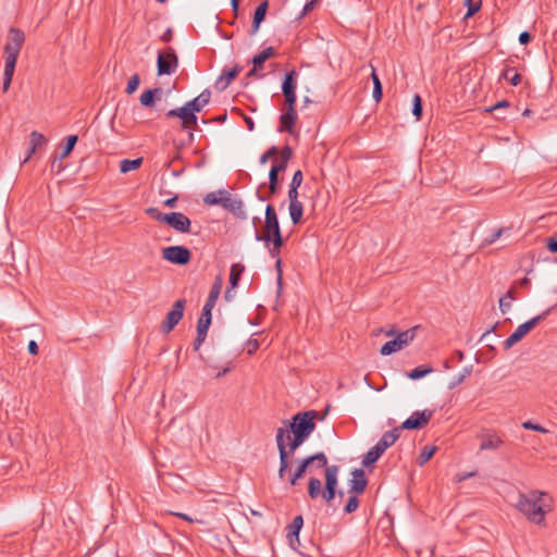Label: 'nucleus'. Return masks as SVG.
I'll return each instance as SVG.
<instances>
[{"instance_id":"nucleus-15","label":"nucleus","mask_w":557,"mask_h":557,"mask_svg":"<svg viewBox=\"0 0 557 557\" xmlns=\"http://www.w3.org/2000/svg\"><path fill=\"white\" fill-rule=\"evenodd\" d=\"M255 238L257 242H264L272 258H277L280 256V250L284 244L282 233L271 236H255Z\"/></svg>"},{"instance_id":"nucleus-6","label":"nucleus","mask_w":557,"mask_h":557,"mask_svg":"<svg viewBox=\"0 0 557 557\" xmlns=\"http://www.w3.org/2000/svg\"><path fill=\"white\" fill-rule=\"evenodd\" d=\"M318 416L319 414L315 410L298 412L293 417L287 429L293 434H298L308 438L315 429L314 420Z\"/></svg>"},{"instance_id":"nucleus-11","label":"nucleus","mask_w":557,"mask_h":557,"mask_svg":"<svg viewBox=\"0 0 557 557\" xmlns=\"http://www.w3.org/2000/svg\"><path fill=\"white\" fill-rule=\"evenodd\" d=\"M185 306V299H178L173 304L172 309L166 313V317L161 325V329L164 333L171 332L178 324L184 315Z\"/></svg>"},{"instance_id":"nucleus-41","label":"nucleus","mask_w":557,"mask_h":557,"mask_svg":"<svg viewBox=\"0 0 557 557\" xmlns=\"http://www.w3.org/2000/svg\"><path fill=\"white\" fill-rule=\"evenodd\" d=\"M293 156V150L289 146H285L283 147L280 151H278V158H276L274 160L275 163H278V164H283L284 166L287 168L288 165V162L290 160Z\"/></svg>"},{"instance_id":"nucleus-20","label":"nucleus","mask_w":557,"mask_h":557,"mask_svg":"<svg viewBox=\"0 0 557 557\" xmlns=\"http://www.w3.org/2000/svg\"><path fill=\"white\" fill-rule=\"evenodd\" d=\"M503 440L494 432L481 436L480 450L497 449L503 445Z\"/></svg>"},{"instance_id":"nucleus-26","label":"nucleus","mask_w":557,"mask_h":557,"mask_svg":"<svg viewBox=\"0 0 557 557\" xmlns=\"http://www.w3.org/2000/svg\"><path fill=\"white\" fill-rule=\"evenodd\" d=\"M222 286H223V277L221 275L215 276L214 282L211 286L209 296L206 300V305H210L212 307L215 306L216 300L221 294Z\"/></svg>"},{"instance_id":"nucleus-9","label":"nucleus","mask_w":557,"mask_h":557,"mask_svg":"<svg viewBox=\"0 0 557 557\" xmlns=\"http://www.w3.org/2000/svg\"><path fill=\"white\" fill-rule=\"evenodd\" d=\"M434 414V410L424 409L414 411L398 428L403 430H421L425 428Z\"/></svg>"},{"instance_id":"nucleus-53","label":"nucleus","mask_w":557,"mask_h":557,"mask_svg":"<svg viewBox=\"0 0 557 557\" xmlns=\"http://www.w3.org/2000/svg\"><path fill=\"white\" fill-rule=\"evenodd\" d=\"M285 100V107L296 108V92L283 94Z\"/></svg>"},{"instance_id":"nucleus-55","label":"nucleus","mask_w":557,"mask_h":557,"mask_svg":"<svg viewBox=\"0 0 557 557\" xmlns=\"http://www.w3.org/2000/svg\"><path fill=\"white\" fill-rule=\"evenodd\" d=\"M214 307L205 304V306L202 308V312H201L199 319H203V320H207V321H212V309Z\"/></svg>"},{"instance_id":"nucleus-48","label":"nucleus","mask_w":557,"mask_h":557,"mask_svg":"<svg viewBox=\"0 0 557 557\" xmlns=\"http://www.w3.org/2000/svg\"><path fill=\"white\" fill-rule=\"evenodd\" d=\"M507 230L504 228V227H500L498 230H496L495 232H493L490 236H487L485 239H484V245H492L494 244L497 239H499L502 237V235L506 232Z\"/></svg>"},{"instance_id":"nucleus-33","label":"nucleus","mask_w":557,"mask_h":557,"mask_svg":"<svg viewBox=\"0 0 557 557\" xmlns=\"http://www.w3.org/2000/svg\"><path fill=\"white\" fill-rule=\"evenodd\" d=\"M245 271V265L242 263H234L231 267L230 271V285L231 288H236L238 286L240 276Z\"/></svg>"},{"instance_id":"nucleus-47","label":"nucleus","mask_w":557,"mask_h":557,"mask_svg":"<svg viewBox=\"0 0 557 557\" xmlns=\"http://www.w3.org/2000/svg\"><path fill=\"white\" fill-rule=\"evenodd\" d=\"M358 506H359V499H358L357 495L350 496L348 498L347 504L344 507V511H345V513H351L357 510Z\"/></svg>"},{"instance_id":"nucleus-1","label":"nucleus","mask_w":557,"mask_h":557,"mask_svg":"<svg viewBox=\"0 0 557 557\" xmlns=\"http://www.w3.org/2000/svg\"><path fill=\"white\" fill-rule=\"evenodd\" d=\"M312 467L315 468H325V486L324 490H322V483L321 480L314 476L309 478L308 481V495L311 499H317L320 496L322 499L327 504L331 505V503L334 500L336 494H338L339 497H343L344 493L342 491L337 492V474L339 471V467L336 465L327 466V458L324 453L319 451L314 455L307 456L298 461V465L293 473H289L288 475V482L290 485H296L297 482L304 478L306 472L311 469Z\"/></svg>"},{"instance_id":"nucleus-19","label":"nucleus","mask_w":557,"mask_h":557,"mask_svg":"<svg viewBox=\"0 0 557 557\" xmlns=\"http://www.w3.org/2000/svg\"><path fill=\"white\" fill-rule=\"evenodd\" d=\"M210 325H211V321L198 319L197 334H196V338L193 344L195 351H198L200 349L201 345L205 343Z\"/></svg>"},{"instance_id":"nucleus-31","label":"nucleus","mask_w":557,"mask_h":557,"mask_svg":"<svg viewBox=\"0 0 557 557\" xmlns=\"http://www.w3.org/2000/svg\"><path fill=\"white\" fill-rule=\"evenodd\" d=\"M289 215L294 224H298L302 218L304 206L299 200L289 202Z\"/></svg>"},{"instance_id":"nucleus-4","label":"nucleus","mask_w":557,"mask_h":557,"mask_svg":"<svg viewBox=\"0 0 557 557\" xmlns=\"http://www.w3.org/2000/svg\"><path fill=\"white\" fill-rule=\"evenodd\" d=\"M276 446L280 456V468L278 478L284 480L289 467L290 456L304 444L307 440L298 434H293L290 437V431L285 428H278L276 431Z\"/></svg>"},{"instance_id":"nucleus-37","label":"nucleus","mask_w":557,"mask_h":557,"mask_svg":"<svg viewBox=\"0 0 557 557\" xmlns=\"http://www.w3.org/2000/svg\"><path fill=\"white\" fill-rule=\"evenodd\" d=\"M77 141H78L77 135L67 136L65 145L63 146L62 151L59 154V160L65 159L73 151Z\"/></svg>"},{"instance_id":"nucleus-21","label":"nucleus","mask_w":557,"mask_h":557,"mask_svg":"<svg viewBox=\"0 0 557 557\" xmlns=\"http://www.w3.org/2000/svg\"><path fill=\"white\" fill-rule=\"evenodd\" d=\"M268 8H269V3H268L267 0L261 2L257 7V9L255 11V14H253V20H252V24H251L250 35H256L258 33L261 23L265 18Z\"/></svg>"},{"instance_id":"nucleus-58","label":"nucleus","mask_w":557,"mask_h":557,"mask_svg":"<svg viewBox=\"0 0 557 557\" xmlns=\"http://www.w3.org/2000/svg\"><path fill=\"white\" fill-rule=\"evenodd\" d=\"M546 247L550 252L557 253V235L547 238Z\"/></svg>"},{"instance_id":"nucleus-51","label":"nucleus","mask_w":557,"mask_h":557,"mask_svg":"<svg viewBox=\"0 0 557 557\" xmlns=\"http://www.w3.org/2000/svg\"><path fill=\"white\" fill-rule=\"evenodd\" d=\"M522 428L525 430H532L540 433H547L548 431L540 424L533 423L532 421H525L522 423Z\"/></svg>"},{"instance_id":"nucleus-16","label":"nucleus","mask_w":557,"mask_h":557,"mask_svg":"<svg viewBox=\"0 0 557 557\" xmlns=\"http://www.w3.org/2000/svg\"><path fill=\"white\" fill-rule=\"evenodd\" d=\"M226 198L227 201L223 203V209L228 210L233 215L240 220H246L248 216L243 200L233 197L228 191Z\"/></svg>"},{"instance_id":"nucleus-38","label":"nucleus","mask_w":557,"mask_h":557,"mask_svg":"<svg viewBox=\"0 0 557 557\" xmlns=\"http://www.w3.org/2000/svg\"><path fill=\"white\" fill-rule=\"evenodd\" d=\"M436 450H437L436 446H424L421 449L420 455L418 457V463L420 466H423L425 462H428L434 456Z\"/></svg>"},{"instance_id":"nucleus-52","label":"nucleus","mask_w":557,"mask_h":557,"mask_svg":"<svg viewBox=\"0 0 557 557\" xmlns=\"http://www.w3.org/2000/svg\"><path fill=\"white\" fill-rule=\"evenodd\" d=\"M472 367H467L462 370V372L455 377V381L453 383V386H456L463 382V380L471 374Z\"/></svg>"},{"instance_id":"nucleus-49","label":"nucleus","mask_w":557,"mask_h":557,"mask_svg":"<svg viewBox=\"0 0 557 557\" xmlns=\"http://www.w3.org/2000/svg\"><path fill=\"white\" fill-rule=\"evenodd\" d=\"M380 459V456L375 455L372 449H370L362 459V465L364 467H370L374 465Z\"/></svg>"},{"instance_id":"nucleus-35","label":"nucleus","mask_w":557,"mask_h":557,"mask_svg":"<svg viewBox=\"0 0 557 557\" xmlns=\"http://www.w3.org/2000/svg\"><path fill=\"white\" fill-rule=\"evenodd\" d=\"M141 163H143V158H137V159H133V160L124 159L120 162V171L123 174L128 173L131 171L139 169Z\"/></svg>"},{"instance_id":"nucleus-24","label":"nucleus","mask_w":557,"mask_h":557,"mask_svg":"<svg viewBox=\"0 0 557 557\" xmlns=\"http://www.w3.org/2000/svg\"><path fill=\"white\" fill-rule=\"evenodd\" d=\"M47 144L46 137L38 133L37 131H33L30 133V145L28 148L27 157L25 158L24 162H27L33 153L36 152L37 149L44 147Z\"/></svg>"},{"instance_id":"nucleus-39","label":"nucleus","mask_w":557,"mask_h":557,"mask_svg":"<svg viewBox=\"0 0 557 557\" xmlns=\"http://www.w3.org/2000/svg\"><path fill=\"white\" fill-rule=\"evenodd\" d=\"M403 349L396 338L386 342L380 349L381 355L388 356Z\"/></svg>"},{"instance_id":"nucleus-8","label":"nucleus","mask_w":557,"mask_h":557,"mask_svg":"<svg viewBox=\"0 0 557 557\" xmlns=\"http://www.w3.org/2000/svg\"><path fill=\"white\" fill-rule=\"evenodd\" d=\"M178 67V57L172 47H168L163 51L158 52L157 70L158 75H171L176 72Z\"/></svg>"},{"instance_id":"nucleus-32","label":"nucleus","mask_w":557,"mask_h":557,"mask_svg":"<svg viewBox=\"0 0 557 557\" xmlns=\"http://www.w3.org/2000/svg\"><path fill=\"white\" fill-rule=\"evenodd\" d=\"M274 54L275 50L273 47L265 48L252 58V65H255V67L261 69L263 63Z\"/></svg>"},{"instance_id":"nucleus-30","label":"nucleus","mask_w":557,"mask_h":557,"mask_svg":"<svg viewBox=\"0 0 557 557\" xmlns=\"http://www.w3.org/2000/svg\"><path fill=\"white\" fill-rule=\"evenodd\" d=\"M304 525V518L301 515L296 516L292 523L288 525V533L287 536L293 543V539L295 537L298 541L299 532Z\"/></svg>"},{"instance_id":"nucleus-13","label":"nucleus","mask_w":557,"mask_h":557,"mask_svg":"<svg viewBox=\"0 0 557 557\" xmlns=\"http://www.w3.org/2000/svg\"><path fill=\"white\" fill-rule=\"evenodd\" d=\"M281 233L278 218L276 211L272 205H268L265 208V221L262 233L256 231L255 236H271Z\"/></svg>"},{"instance_id":"nucleus-3","label":"nucleus","mask_w":557,"mask_h":557,"mask_svg":"<svg viewBox=\"0 0 557 557\" xmlns=\"http://www.w3.org/2000/svg\"><path fill=\"white\" fill-rule=\"evenodd\" d=\"M211 99V91L205 89L196 98L187 101L183 107L175 108L165 113L168 119L180 117L182 121V128L184 129H197L198 117L197 112H200Z\"/></svg>"},{"instance_id":"nucleus-12","label":"nucleus","mask_w":557,"mask_h":557,"mask_svg":"<svg viewBox=\"0 0 557 557\" xmlns=\"http://www.w3.org/2000/svg\"><path fill=\"white\" fill-rule=\"evenodd\" d=\"M24 41V33L17 28H11L9 32L8 41L4 46L5 55L17 58Z\"/></svg>"},{"instance_id":"nucleus-7","label":"nucleus","mask_w":557,"mask_h":557,"mask_svg":"<svg viewBox=\"0 0 557 557\" xmlns=\"http://www.w3.org/2000/svg\"><path fill=\"white\" fill-rule=\"evenodd\" d=\"M549 310L525 321L520 324L515 332L503 343L504 349L508 350L518 342H520L530 331H532L541 321H543L548 314Z\"/></svg>"},{"instance_id":"nucleus-59","label":"nucleus","mask_w":557,"mask_h":557,"mask_svg":"<svg viewBox=\"0 0 557 557\" xmlns=\"http://www.w3.org/2000/svg\"><path fill=\"white\" fill-rule=\"evenodd\" d=\"M509 106H510V103L507 100H502V101H498L497 103H495L493 107H491L487 111L488 112L497 111L500 109L508 108Z\"/></svg>"},{"instance_id":"nucleus-2","label":"nucleus","mask_w":557,"mask_h":557,"mask_svg":"<svg viewBox=\"0 0 557 557\" xmlns=\"http://www.w3.org/2000/svg\"><path fill=\"white\" fill-rule=\"evenodd\" d=\"M545 497L546 493L539 491H531L527 494L520 493L516 508L532 523L541 524L546 512L550 510V506L544 500Z\"/></svg>"},{"instance_id":"nucleus-50","label":"nucleus","mask_w":557,"mask_h":557,"mask_svg":"<svg viewBox=\"0 0 557 557\" xmlns=\"http://www.w3.org/2000/svg\"><path fill=\"white\" fill-rule=\"evenodd\" d=\"M304 180V174L300 170H297L290 181L289 187L299 188Z\"/></svg>"},{"instance_id":"nucleus-34","label":"nucleus","mask_w":557,"mask_h":557,"mask_svg":"<svg viewBox=\"0 0 557 557\" xmlns=\"http://www.w3.org/2000/svg\"><path fill=\"white\" fill-rule=\"evenodd\" d=\"M416 333H417V326L398 333L395 338L397 339V342H399V345L401 346V348H404V347H407L414 339Z\"/></svg>"},{"instance_id":"nucleus-62","label":"nucleus","mask_w":557,"mask_h":557,"mask_svg":"<svg viewBox=\"0 0 557 557\" xmlns=\"http://www.w3.org/2000/svg\"><path fill=\"white\" fill-rule=\"evenodd\" d=\"M286 169L287 168L284 166L283 164H278V163L273 162V164H272L270 170H274V174L276 175V178H278L280 173L284 172Z\"/></svg>"},{"instance_id":"nucleus-40","label":"nucleus","mask_w":557,"mask_h":557,"mask_svg":"<svg viewBox=\"0 0 557 557\" xmlns=\"http://www.w3.org/2000/svg\"><path fill=\"white\" fill-rule=\"evenodd\" d=\"M432 372H433V369L431 367L420 366V367L414 368L410 372H408L407 376L410 380H419V379H422V377H424L425 375H428V374H430Z\"/></svg>"},{"instance_id":"nucleus-63","label":"nucleus","mask_w":557,"mask_h":557,"mask_svg":"<svg viewBox=\"0 0 557 557\" xmlns=\"http://www.w3.org/2000/svg\"><path fill=\"white\" fill-rule=\"evenodd\" d=\"M173 38V30L172 28H168L163 35L160 37V39L164 42H170Z\"/></svg>"},{"instance_id":"nucleus-60","label":"nucleus","mask_w":557,"mask_h":557,"mask_svg":"<svg viewBox=\"0 0 557 557\" xmlns=\"http://www.w3.org/2000/svg\"><path fill=\"white\" fill-rule=\"evenodd\" d=\"M475 475V472H462V473H458L456 474L455 476V480L456 482H462L469 478H472Z\"/></svg>"},{"instance_id":"nucleus-27","label":"nucleus","mask_w":557,"mask_h":557,"mask_svg":"<svg viewBox=\"0 0 557 557\" xmlns=\"http://www.w3.org/2000/svg\"><path fill=\"white\" fill-rule=\"evenodd\" d=\"M400 429L396 426L393 430L385 432L377 442H380L384 449H387L400 437Z\"/></svg>"},{"instance_id":"nucleus-10","label":"nucleus","mask_w":557,"mask_h":557,"mask_svg":"<svg viewBox=\"0 0 557 557\" xmlns=\"http://www.w3.org/2000/svg\"><path fill=\"white\" fill-rule=\"evenodd\" d=\"M162 258L173 264L185 265L191 259V252L184 246H169L162 249Z\"/></svg>"},{"instance_id":"nucleus-61","label":"nucleus","mask_w":557,"mask_h":557,"mask_svg":"<svg viewBox=\"0 0 557 557\" xmlns=\"http://www.w3.org/2000/svg\"><path fill=\"white\" fill-rule=\"evenodd\" d=\"M532 37L529 32H522L519 35V42L521 45H528L531 41Z\"/></svg>"},{"instance_id":"nucleus-56","label":"nucleus","mask_w":557,"mask_h":557,"mask_svg":"<svg viewBox=\"0 0 557 557\" xmlns=\"http://www.w3.org/2000/svg\"><path fill=\"white\" fill-rule=\"evenodd\" d=\"M276 259V262H275V268L277 270V285H278V293L281 292L282 289V260L280 258V256Z\"/></svg>"},{"instance_id":"nucleus-64","label":"nucleus","mask_w":557,"mask_h":557,"mask_svg":"<svg viewBox=\"0 0 557 557\" xmlns=\"http://www.w3.org/2000/svg\"><path fill=\"white\" fill-rule=\"evenodd\" d=\"M317 3V0H311L309 2H307L304 7V10L301 12V16L306 15L308 12H310L311 10H313L314 5Z\"/></svg>"},{"instance_id":"nucleus-14","label":"nucleus","mask_w":557,"mask_h":557,"mask_svg":"<svg viewBox=\"0 0 557 557\" xmlns=\"http://www.w3.org/2000/svg\"><path fill=\"white\" fill-rule=\"evenodd\" d=\"M297 117L296 108L285 107L283 113L280 115V126L277 131L280 133L287 132L288 134H294Z\"/></svg>"},{"instance_id":"nucleus-54","label":"nucleus","mask_w":557,"mask_h":557,"mask_svg":"<svg viewBox=\"0 0 557 557\" xmlns=\"http://www.w3.org/2000/svg\"><path fill=\"white\" fill-rule=\"evenodd\" d=\"M247 354L252 355L255 354L259 348V342L256 338H249L247 344Z\"/></svg>"},{"instance_id":"nucleus-45","label":"nucleus","mask_w":557,"mask_h":557,"mask_svg":"<svg viewBox=\"0 0 557 557\" xmlns=\"http://www.w3.org/2000/svg\"><path fill=\"white\" fill-rule=\"evenodd\" d=\"M139 83H140V77H139V75H138V74H134V75L129 78V81H128V83H127V86H126L125 92H126V94H128V95L134 94V92L137 90V88H138V86H139Z\"/></svg>"},{"instance_id":"nucleus-44","label":"nucleus","mask_w":557,"mask_h":557,"mask_svg":"<svg viewBox=\"0 0 557 557\" xmlns=\"http://www.w3.org/2000/svg\"><path fill=\"white\" fill-rule=\"evenodd\" d=\"M465 5L468 8V11L465 15V17L467 18V17H471L472 15H474L481 9L482 1L481 0H478V1L465 0Z\"/></svg>"},{"instance_id":"nucleus-46","label":"nucleus","mask_w":557,"mask_h":557,"mask_svg":"<svg viewBox=\"0 0 557 557\" xmlns=\"http://www.w3.org/2000/svg\"><path fill=\"white\" fill-rule=\"evenodd\" d=\"M412 104V114L417 120H420L422 115V99L419 95H414Z\"/></svg>"},{"instance_id":"nucleus-29","label":"nucleus","mask_w":557,"mask_h":557,"mask_svg":"<svg viewBox=\"0 0 557 557\" xmlns=\"http://www.w3.org/2000/svg\"><path fill=\"white\" fill-rule=\"evenodd\" d=\"M499 78L508 81L512 86H518L521 83V75L509 64L505 65Z\"/></svg>"},{"instance_id":"nucleus-57","label":"nucleus","mask_w":557,"mask_h":557,"mask_svg":"<svg viewBox=\"0 0 557 557\" xmlns=\"http://www.w3.org/2000/svg\"><path fill=\"white\" fill-rule=\"evenodd\" d=\"M64 170V165L62 163V160H59V158H54V160L51 163V171L59 174Z\"/></svg>"},{"instance_id":"nucleus-28","label":"nucleus","mask_w":557,"mask_h":557,"mask_svg":"<svg viewBox=\"0 0 557 557\" xmlns=\"http://www.w3.org/2000/svg\"><path fill=\"white\" fill-rule=\"evenodd\" d=\"M162 94V89L160 87L153 89H147L140 96V103L144 107L152 108L156 103V97H160Z\"/></svg>"},{"instance_id":"nucleus-5","label":"nucleus","mask_w":557,"mask_h":557,"mask_svg":"<svg viewBox=\"0 0 557 557\" xmlns=\"http://www.w3.org/2000/svg\"><path fill=\"white\" fill-rule=\"evenodd\" d=\"M146 214L151 219L164 223L180 233H189L191 221L182 212L163 213L154 207H149L145 210Z\"/></svg>"},{"instance_id":"nucleus-43","label":"nucleus","mask_w":557,"mask_h":557,"mask_svg":"<svg viewBox=\"0 0 557 557\" xmlns=\"http://www.w3.org/2000/svg\"><path fill=\"white\" fill-rule=\"evenodd\" d=\"M280 189V178H276L274 174V170H270L269 172V193L270 196L276 195Z\"/></svg>"},{"instance_id":"nucleus-36","label":"nucleus","mask_w":557,"mask_h":557,"mask_svg":"<svg viewBox=\"0 0 557 557\" xmlns=\"http://www.w3.org/2000/svg\"><path fill=\"white\" fill-rule=\"evenodd\" d=\"M371 78L373 82V94H372L373 99L375 100V102H380L383 97V89H382L381 81H380L374 67H372V71H371Z\"/></svg>"},{"instance_id":"nucleus-22","label":"nucleus","mask_w":557,"mask_h":557,"mask_svg":"<svg viewBox=\"0 0 557 557\" xmlns=\"http://www.w3.org/2000/svg\"><path fill=\"white\" fill-rule=\"evenodd\" d=\"M240 69L238 66L224 70L221 76L215 82V87L219 90H224L228 87L231 82L238 75Z\"/></svg>"},{"instance_id":"nucleus-17","label":"nucleus","mask_w":557,"mask_h":557,"mask_svg":"<svg viewBox=\"0 0 557 557\" xmlns=\"http://www.w3.org/2000/svg\"><path fill=\"white\" fill-rule=\"evenodd\" d=\"M349 481V493L362 494L368 485L366 473L362 469H355Z\"/></svg>"},{"instance_id":"nucleus-23","label":"nucleus","mask_w":557,"mask_h":557,"mask_svg":"<svg viewBox=\"0 0 557 557\" xmlns=\"http://www.w3.org/2000/svg\"><path fill=\"white\" fill-rule=\"evenodd\" d=\"M226 195H227L226 189H219L216 191H211L205 196L203 202H205V205H208V206H221L223 208V203L225 201H227Z\"/></svg>"},{"instance_id":"nucleus-25","label":"nucleus","mask_w":557,"mask_h":557,"mask_svg":"<svg viewBox=\"0 0 557 557\" xmlns=\"http://www.w3.org/2000/svg\"><path fill=\"white\" fill-rule=\"evenodd\" d=\"M298 73L295 70L287 72L282 83V92H296Z\"/></svg>"},{"instance_id":"nucleus-18","label":"nucleus","mask_w":557,"mask_h":557,"mask_svg":"<svg viewBox=\"0 0 557 557\" xmlns=\"http://www.w3.org/2000/svg\"><path fill=\"white\" fill-rule=\"evenodd\" d=\"M17 58L5 55V64H4V72H3V86L2 90L3 92H7L10 88L12 77L15 71Z\"/></svg>"},{"instance_id":"nucleus-42","label":"nucleus","mask_w":557,"mask_h":557,"mask_svg":"<svg viewBox=\"0 0 557 557\" xmlns=\"http://www.w3.org/2000/svg\"><path fill=\"white\" fill-rule=\"evenodd\" d=\"M515 299L513 289H509L500 299H499V309L503 313H506L511 308V300Z\"/></svg>"}]
</instances>
